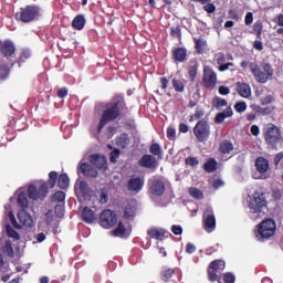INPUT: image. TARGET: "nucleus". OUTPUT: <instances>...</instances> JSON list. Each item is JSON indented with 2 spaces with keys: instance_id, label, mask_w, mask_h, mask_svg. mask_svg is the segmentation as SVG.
<instances>
[{
  "instance_id": "nucleus-1",
  "label": "nucleus",
  "mask_w": 283,
  "mask_h": 283,
  "mask_svg": "<svg viewBox=\"0 0 283 283\" xmlns=\"http://www.w3.org/2000/svg\"><path fill=\"white\" fill-rule=\"evenodd\" d=\"M125 107H127V103H125V97L120 94L115 95L111 102L106 103L97 126L98 134L103 132V128L107 123H114V120L120 118Z\"/></svg>"
},
{
  "instance_id": "nucleus-2",
  "label": "nucleus",
  "mask_w": 283,
  "mask_h": 283,
  "mask_svg": "<svg viewBox=\"0 0 283 283\" xmlns=\"http://www.w3.org/2000/svg\"><path fill=\"white\" fill-rule=\"evenodd\" d=\"M263 138L269 149L277 150V145H282V130L273 123L265 124L262 128Z\"/></svg>"
},
{
  "instance_id": "nucleus-3",
  "label": "nucleus",
  "mask_w": 283,
  "mask_h": 283,
  "mask_svg": "<svg viewBox=\"0 0 283 283\" xmlns=\"http://www.w3.org/2000/svg\"><path fill=\"white\" fill-rule=\"evenodd\" d=\"M266 205L268 201L264 192L255 191L248 205L251 220H260L264 213V209H266Z\"/></svg>"
},
{
  "instance_id": "nucleus-4",
  "label": "nucleus",
  "mask_w": 283,
  "mask_h": 283,
  "mask_svg": "<svg viewBox=\"0 0 283 283\" xmlns=\"http://www.w3.org/2000/svg\"><path fill=\"white\" fill-rule=\"evenodd\" d=\"M276 229L275 220L268 218L256 224L254 235L258 240H269L275 235Z\"/></svg>"
},
{
  "instance_id": "nucleus-5",
  "label": "nucleus",
  "mask_w": 283,
  "mask_h": 283,
  "mask_svg": "<svg viewBox=\"0 0 283 283\" xmlns=\"http://www.w3.org/2000/svg\"><path fill=\"white\" fill-rule=\"evenodd\" d=\"M250 70L256 81V83H268L270 78H272L273 74L275 73L273 71V66L271 63H263L262 69L258 63L252 62L250 63ZM263 70V71H262Z\"/></svg>"
},
{
  "instance_id": "nucleus-6",
  "label": "nucleus",
  "mask_w": 283,
  "mask_h": 283,
  "mask_svg": "<svg viewBox=\"0 0 283 283\" xmlns=\"http://www.w3.org/2000/svg\"><path fill=\"white\" fill-rule=\"evenodd\" d=\"M197 143H208L211 138V125L207 119H199L192 128Z\"/></svg>"
},
{
  "instance_id": "nucleus-7",
  "label": "nucleus",
  "mask_w": 283,
  "mask_h": 283,
  "mask_svg": "<svg viewBox=\"0 0 283 283\" xmlns=\"http://www.w3.org/2000/svg\"><path fill=\"white\" fill-rule=\"evenodd\" d=\"M41 17V8L31 4L20 9V12L15 13V19L22 21V23H30Z\"/></svg>"
},
{
  "instance_id": "nucleus-8",
  "label": "nucleus",
  "mask_w": 283,
  "mask_h": 283,
  "mask_svg": "<svg viewBox=\"0 0 283 283\" xmlns=\"http://www.w3.org/2000/svg\"><path fill=\"white\" fill-rule=\"evenodd\" d=\"M56 182L60 189H67V187H70V177L67 174H62L59 177V172L51 171L49 174V180L46 185L50 187V189H54V187H56Z\"/></svg>"
},
{
  "instance_id": "nucleus-9",
  "label": "nucleus",
  "mask_w": 283,
  "mask_h": 283,
  "mask_svg": "<svg viewBox=\"0 0 283 283\" xmlns=\"http://www.w3.org/2000/svg\"><path fill=\"white\" fill-rule=\"evenodd\" d=\"M118 222V217L111 209L103 210L99 214V224L103 229H112Z\"/></svg>"
},
{
  "instance_id": "nucleus-10",
  "label": "nucleus",
  "mask_w": 283,
  "mask_h": 283,
  "mask_svg": "<svg viewBox=\"0 0 283 283\" xmlns=\"http://www.w3.org/2000/svg\"><path fill=\"white\" fill-rule=\"evenodd\" d=\"M226 264L222 260H214L210 263L208 268V280L210 282H217L218 276L224 271Z\"/></svg>"
},
{
  "instance_id": "nucleus-11",
  "label": "nucleus",
  "mask_w": 283,
  "mask_h": 283,
  "mask_svg": "<svg viewBox=\"0 0 283 283\" xmlns=\"http://www.w3.org/2000/svg\"><path fill=\"white\" fill-rule=\"evenodd\" d=\"M203 86L207 90H214L218 85V74L211 69V66H205L203 69Z\"/></svg>"
},
{
  "instance_id": "nucleus-12",
  "label": "nucleus",
  "mask_w": 283,
  "mask_h": 283,
  "mask_svg": "<svg viewBox=\"0 0 283 283\" xmlns=\"http://www.w3.org/2000/svg\"><path fill=\"white\" fill-rule=\"evenodd\" d=\"M48 184H42L39 189L36 186L29 185L27 193L31 200H43L48 196Z\"/></svg>"
},
{
  "instance_id": "nucleus-13",
  "label": "nucleus",
  "mask_w": 283,
  "mask_h": 283,
  "mask_svg": "<svg viewBox=\"0 0 283 283\" xmlns=\"http://www.w3.org/2000/svg\"><path fill=\"white\" fill-rule=\"evenodd\" d=\"M203 229L207 233L216 231V214L211 208H207L203 212Z\"/></svg>"
},
{
  "instance_id": "nucleus-14",
  "label": "nucleus",
  "mask_w": 283,
  "mask_h": 283,
  "mask_svg": "<svg viewBox=\"0 0 283 283\" xmlns=\"http://www.w3.org/2000/svg\"><path fill=\"white\" fill-rule=\"evenodd\" d=\"M166 187H165V181H163V179H150L149 180V193H151V196H156L157 198H160V196H163L165 193Z\"/></svg>"
},
{
  "instance_id": "nucleus-15",
  "label": "nucleus",
  "mask_w": 283,
  "mask_h": 283,
  "mask_svg": "<svg viewBox=\"0 0 283 283\" xmlns=\"http://www.w3.org/2000/svg\"><path fill=\"white\" fill-rule=\"evenodd\" d=\"M144 187H145V179H142L140 177H132L127 181V189L132 193H140Z\"/></svg>"
},
{
  "instance_id": "nucleus-16",
  "label": "nucleus",
  "mask_w": 283,
  "mask_h": 283,
  "mask_svg": "<svg viewBox=\"0 0 283 283\" xmlns=\"http://www.w3.org/2000/svg\"><path fill=\"white\" fill-rule=\"evenodd\" d=\"M17 52V46L12 40H4L0 44V54L6 59H10Z\"/></svg>"
},
{
  "instance_id": "nucleus-17",
  "label": "nucleus",
  "mask_w": 283,
  "mask_h": 283,
  "mask_svg": "<svg viewBox=\"0 0 283 283\" xmlns=\"http://www.w3.org/2000/svg\"><path fill=\"white\" fill-rule=\"evenodd\" d=\"M138 165L145 169H158V160L153 155H143Z\"/></svg>"
},
{
  "instance_id": "nucleus-18",
  "label": "nucleus",
  "mask_w": 283,
  "mask_h": 283,
  "mask_svg": "<svg viewBox=\"0 0 283 283\" xmlns=\"http://www.w3.org/2000/svg\"><path fill=\"white\" fill-rule=\"evenodd\" d=\"M77 174H83V176H85V178H97L98 170L96 168H94V166H92L87 163H83L77 168Z\"/></svg>"
},
{
  "instance_id": "nucleus-19",
  "label": "nucleus",
  "mask_w": 283,
  "mask_h": 283,
  "mask_svg": "<svg viewBox=\"0 0 283 283\" xmlns=\"http://www.w3.org/2000/svg\"><path fill=\"white\" fill-rule=\"evenodd\" d=\"M147 235H149V238L153 240L163 241L165 238H169V232H167L165 229L150 228L147 231Z\"/></svg>"
},
{
  "instance_id": "nucleus-20",
  "label": "nucleus",
  "mask_w": 283,
  "mask_h": 283,
  "mask_svg": "<svg viewBox=\"0 0 283 283\" xmlns=\"http://www.w3.org/2000/svg\"><path fill=\"white\" fill-rule=\"evenodd\" d=\"M237 92L241 98H251V85L244 82H237L235 84Z\"/></svg>"
},
{
  "instance_id": "nucleus-21",
  "label": "nucleus",
  "mask_w": 283,
  "mask_h": 283,
  "mask_svg": "<svg viewBox=\"0 0 283 283\" xmlns=\"http://www.w3.org/2000/svg\"><path fill=\"white\" fill-rule=\"evenodd\" d=\"M90 164L97 167V169H107V158L101 155H91Z\"/></svg>"
},
{
  "instance_id": "nucleus-22",
  "label": "nucleus",
  "mask_w": 283,
  "mask_h": 283,
  "mask_svg": "<svg viewBox=\"0 0 283 283\" xmlns=\"http://www.w3.org/2000/svg\"><path fill=\"white\" fill-rule=\"evenodd\" d=\"M18 220L20 224H22V227H27L28 229L32 227V223H33L32 216H30V213H28V211L25 210H20L18 212Z\"/></svg>"
},
{
  "instance_id": "nucleus-23",
  "label": "nucleus",
  "mask_w": 283,
  "mask_h": 283,
  "mask_svg": "<svg viewBox=\"0 0 283 283\" xmlns=\"http://www.w3.org/2000/svg\"><path fill=\"white\" fill-rule=\"evenodd\" d=\"M82 220L86 224H92L96 220V213L90 207H84L82 210Z\"/></svg>"
},
{
  "instance_id": "nucleus-24",
  "label": "nucleus",
  "mask_w": 283,
  "mask_h": 283,
  "mask_svg": "<svg viewBox=\"0 0 283 283\" xmlns=\"http://www.w3.org/2000/svg\"><path fill=\"white\" fill-rule=\"evenodd\" d=\"M233 116V109L229 106L223 112L218 113L214 117V123L217 125H222L226 118H231Z\"/></svg>"
},
{
  "instance_id": "nucleus-25",
  "label": "nucleus",
  "mask_w": 283,
  "mask_h": 283,
  "mask_svg": "<svg viewBox=\"0 0 283 283\" xmlns=\"http://www.w3.org/2000/svg\"><path fill=\"white\" fill-rule=\"evenodd\" d=\"M172 59L176 63H185L187 61V49L177 48L172 51Z\"/></svg>"
},
{
  "instance_id": "nucleus-26",
  "label": "nucleus",
  "mask_w": 283,
  "mask_h": 283,
  "mask_svg": "<svg viewBox=\"0 0 283 283\" xmlns=\"http://www.w3.org/2000/svg\"><path fill=\"white\" fill-rule=\"evenodd\" d=\"M269 161L264 157H258L255 160V168L259 174H266L269 171Z\"/></svg>"
},
{
  "instance_id": "nucleus-27",
  "label": "nucleus",
  "mask_w": 283,
  "mask_h": 283,
  "mask_svg": "<svg viewBox=\"0 0 283 283\" xmlns=\"http://www.w3.org/2000/svg\"><path fill=\"white\" fill-rule=\"evenodd\" d=\"M116 146L120 147V149H127V147H129V134L127 133H123L119 136L116 137Z\"/></svg>"
},
{
  "instance_id": "nucleus-28",
  "label": "nucleus",
  "mask_w": 283,
  "mask_h": 283,
  "mask_svg": "<svg viewBox=\"0 0 283 283\" xmlns=\"http://www.w3.org/2000/svg\"><path fill=\"white\" fill-rule=\"evenodd\" d=\"M219 151L222 156H229L233 151V143L231 140H223L219 144Z\"/></svg>"
},
{
  "instance_id": "nucleus-29",
  "label": "nucleus",
  "mask_w": 283,
  "mask_h": 283,
  "mask_svg": "<svg viewBox=\"0 0 283 283\" xmlns=\"http://www.w3.org/2000/svg\"><path fill=\"white\" fill-rule=\"evenodd\" d=\"M88 187L87 181L77 180L74 186L75 193H80V196H87Z\"/></svg>"
},
{
  "instance_id": "nucleus-30",
  "label": "nucleus",
  "mask_w": 283,
  "mask_h": 283,
  "mask_svg": "<svg viewBox=\"0 0 283 283\" xmlns=\"http://www.w3.org/2000/svg\"><path fill=\"white\" fill-rule=\"evenodd\" d=\"M18 207L22 209L21 211H24L30 207V202L28 201V193L25 191H22L18 195Z\"/></svg>"
},
{
  "instance_id": "nucleus-31",
  "label": "nucleus",
  "mask_w": 283,
  "mask_h": 283,
  "mask_svg": "<svg viewBox=\"0 0 283 283\" xmlns=\"http://www.w3.org/2000/svg\"><path fill=\"white\" fill-rule=\"evenodd\" d=\"M195 50L197 54H205V48H207V42L203 39L193 38Z\"/></svg>"
},
{
  "instance_id": "nucleus-32",
  "label": "nucleus",
  "mask_w": 283,
  "mask_h": 283,
  "mask_svg": "<svg viewBox=\"0 0 283 283\" xmlns=\"http://www.w3.org/2000/svg\"><path fill=\"white\" fill-rule=\"evenodd\" d=\"M203 169L207 171V174H213V171L218 169V161L214 158H210L205 163Z\"/></svg>"
},
{
  "instance_id": "nucleus-33",
  "label": "nucleus",
  "mask_w": 283,
  "mask_h": 283,
  "mask_svg": "<svg viewBox=\"0 0 283 283\" xmlns=\"http://www.w3.org/2000/svg\"><path fill=\"white\" fill-rule=\"evenodd\" d=\"M72 27L74 28V30H83V28H85V17L81 14L76 15L73 19Z\"/></svg>"
},
{
  "instance_id": "nucleus-34",
  "label": "nucleus",
  "mask_w": 283,
  "mask_h": 283,
  "mask_svg": "<svg viewBox=\"0 0 283 283\" xmlns=\"http://www.w3.org/2000/svg\"><path fill=\"white\" fill-rule=\"evenodd\" d=\"M200 118H205V108L202 106H197L195 114L189 117V123H193V120H201Z\"/></svg>"
},
{
  "instance_id": "nucleus-35",
  "label": "nucleus",
  "mask_w": 283,
  "mask_h": 283,
  "mask_svg": "<svg viewBox=\"0 0 283 283\" xmlns=\"http://www.w3.org/2000/svg\"><path fill=\"white\" fill-rule=\"evenodd\" d=\"M227 105H229V102L222 97L216 96L212 98V107L216 109H222V107H227Z\"/></svg>"
},
{
  "instance_id": "nucleus-36",
  "label": "nucleus",
  "mask_w": 283,
  "mask_h": 283,
  "mask_svg": "<svg viewBox=\"0 0 283 283\" xmlns=\"http://www.w3.org/2000/svg\"><path fill=\"white\" fill-rule=\"evenodd\" d=\"M174 273H176V270L169 268L160 272L159 276L163 282H169L174 277Z\"/></svg>"
},
{
  "instance_id": "nucleus-37",
  "label": "nucleus",
  "mask_w": 283,
  "mask_h": 283,
  "mask_svg": "<svg viewBox=\"0 0 283 283\" xmlns=\"http://www.w3.org/2000/svg\"><path fill=\"white\" fill-rule=\"evenodd\" d=\"M136 217V207H133L132 205H127L124 209V218L126 220H132Z\"/></svg>"
},
{
  "instance_id": "nucleus-38",
  "label": "nucleus",
  "mask_w": 283,
  "mask_h": 283,
  "mask_svg": "<svg viewBox=\"0 0 283 283\" xmlns=\"http://www.w3.org/2000/svg\"><path fill=\"white\" fill-rule=\"evenodd\" d=\"M217 65H223L224 63H227V61H233V55H231V53H228L227 56L224 55V53H218L217 55Z\"/></svg>"
},
{
  "instance_id": "nucleus-39",
  "label": "nucleus",
  "mask_w": 283,
  "mask_h": 283,
  "mask_svg": "<svg viewBox=\"0 0 283 283\" xmlns=\"http://www.w3.org/2000/svg\"><path fill=\"white\" fill-rule=\"evenodd\" d=\"M149 153L153 154V156H158V158H163V148H160V144L153 143L149 147Z\"/></svg>"
},
{
  "instance_id": "nucleus-40",
  "label": "nucleus",
  "mask_w": 283,
  "mask_h": 283,
  "mask_svg": "<svg viewBox=\"0 0 283 283\" xmlns=\"http://www.w3.org/2000/svg\"><path fill=\"white\" fill-rule=\"evenodd\" d=\"M2 253H6L8 258H14V248H12V241H6V244L2 248Z\"/></svg>"
},
{
  "instance_id": "nucleus-41",
  "label": "nucleus",
  "mask_w": 283,
  "mask_h": 283,
  "mask_svg": "<svg viewBox=\"0 0 283 283\" xmlns=\"http://www.w3.org/2000/svg\"><path fill=\"white\" fill-rule=\"evenodd\" d=\"M218 283H235V275H233L231 272H228L223 274V277L218 279Z\"/></svg>"
},
{
  "instance_id": "nucleus-42",
  "label": "nucleus",
  "mask_w": 283,
  "mask_h": 283,
  "mask_svg": "<svg viewBox=\"0 0 283 283\" xmlns=\"http://www.w3.org/2000/svg\"><path fill=\"white\" fill-rule=\"evenodd\" d=\"M175 92H185V82L179 78H172L171 81Z\"/></svg>"
},
{
  "instance_id": "nucleus-43",
  "label": "nucleus",
  "mask_w": 283,
  "mask_h": 283,
  "mask_svg": "<svg viewBox=\"0 0 283 283\" xmlns=\"http://www.w3.org/2000/svg\"><path fill=\"white\" fill-rule=\"evenodd\" d=\"M189 195L196 200H202L205 198V193H202L201 190L196 187H191L189 189Z\"/></svg>"
},
{
  "instance_id": "nucleus-44",
  "label": "nucleus",
  "mask_w": 283,
  "mask_h": 283,
  "mask_svg": "<svg viewBox=\"0 0 283 283\" xmlns=\"http://www.w3.org/2000/svg\"><path fill=\"white\" fill-rule=\"evenodd\" d=\"M262 21H256L253 24L252 34H256V39H262V30H263Z\"/></svg>"
},
{
  "instance_id": "nucleus-45",
  "label": "nucleus",
  "mask_w": 283,
  "mask_h": 283,
  "mask_svg": "<svg viewBox=\"0 0 283 283\" xmlns=\"http://www.w3.org/2000/svg\"><path fill=\"white\" fill-rule=\"evenodd\" d=\"M188 74L190 81L193 83V81H196V76H198V63H193L189 66Z\"/></svg>"
},
{
  "instance_id": "nucleus-46",
  "label": "nucleus",
  "mask_w": 283,
  "mask_h": 283,
  "mask_svg": "<svg viewBox=\"0 0 283 283\" xmlns=\"http://www.w3.org/2000/svg\"><path fill=\"white\" fill-rule=\"evenodd\" d=\"M170 36L178 39V41H182V29H180V27H172L170 29Z\"/></svg>"
},
{
  "instance_id": "nucleus-47",
  "label": "nucleus",
  "mask_w": 283,
  "mask_h": 283,
  "mask_svg": "<svg viewBox=\"0 0 283 283\" xmlns=\"http://www.w3.org/2000/svg\"><path fill=\"white\" fill-rule=\"evenodd\" d=\"M6 231H7L8 238H12L13 240H19L20 238L19 232H17V230H14L12 226L7 224Z\"/></svg>"
},
{
  "instance_id": "nucleus-48",
  "label": "nucleus",
  "mask_w": 283,
  "mask_h": 283,
  "mask_svg": "<svg viewBox=\"0 0 283 283\" xmlns=\"http://www.w3.org/2000/svg\"><path fill=\"white\" fill-rule=\"evenodd\" d=\"M125 231H127V229L125 228V224H123V222H119L117 228L115 230H113V235L120 238L123 235H125Z\"/></svg>"
},
{
  "instance_id": "nucleus-49",
  "label": "nucleus",
  "mask_w": 283,
  "mask_h": 283,
  "mask_svg": "<svg viewBox=\"0 0 283 283\" xmlns=\"http://www.w3.org/2000/svg\"><path fill=\"white\" fill-rule=\"evenodd\" d=\"M10 76V67L6 64L0 65V78L6 80Z\"/></svg>"
},
{
  "instance_id": "nucleus-50",
  "label": "nucleus",
  "mask_w": 283,
  "mask_h": 283,
  "mask_svg": "<svg viewBox=\"0 0 283 283\" xmlns=\"http://www.w3.org/2000/svg\"><path fill=\"white\" fill-rule=\"evenodd\" d=\"M65 200V192L63 191H56L52 196V202H63Z\"/></svg>"
},
{
  "instance_id": "nucleus-51",
  "label": "nucleus",
  "mask_w": 283,
  "mask_h": 283,
  "mask_svg": "<svg viewBox=\"0 0 283 283\" xmlns=\"http://www.w3.org/2000/svg\"><path fill=\"white\" fill-rule=\"evenodd\" d=\"M234 109L238 114H243V112H247V102H238L234 104Z\"/></svg>"
},
{
  "instance_id": "nucleus-52",
  "label": "nucleus",
  "mask_w": 283,
  "mask_h": 283,
  "mask_svg": "<svg viewBox=\"0 0 283 283\" xmlns=\"http://www.w3.org/2000/svg\"><path fill=\"white\" fill-rule=\"evenodd\" d=\"M107 200H109V193L107 190L103 189L99 193V203L107 205Z\"/></svg>"
},
{
  "instance_id": "nucleus-53",
  "label": "nucleus",
  "mask_w": 283,
  "mask_h": 283,
  "mask_svg": "<svg viewBox=\"0 0 283 283\" xmlns=\"http://www.w3.org/2000/svg\"><path fill=\"white\" fill-rule=\"evenodd\" d=\"M56 218H63L65 216V208L61 205H56L54 208Z\"/></svg>"
},
{
  "instance_id": "nucleus-54",
  "label": "nucleus",
  "mask_w": 283,
  "mask_h": 283,
  "mask_svg": "<svg viewBox=\"0 0 283 283\" xmlns=\"http://www.w3.org/2000/svg\"><path fill=\"white\" fill-rule=\"evenodd\" d=\"M230 67H235V64L233 62H226L224 64H221L218 70L219 72H227Z\"/></svg>"
},
{
  "instance_id": "nucleus-55",
  "label": "nucleus",
  "mask_w": 283,
  "mask_h": 283,
  "mask_svg": "<svg viewBox=\"0 0 283 283\" xmlns=\"http://www.w3.org/2000/svg\"><path fill=\"white\" fill-rule=\"evenodd\" d=\"M199 161L196 157H187L186 158V165H189V167H196L198 166Z\"/></svg>"
},
{
  "instance_id": "nucleus-56",
  "label": "nucleus",
  "mask_w": 283,
  "mask_h": 283,
  "mask_svg": "<svg viewBox=\"0 0 283 283\" xmlns=\"http://www.w3.org/2000/svg\"><path fill=\"white\" fill-rule=\"evenodd\" d=\"M159 83L163 92H167V88L169 87V80L167 77H160Z\"/></svg>"
},
{
  "instance_id": "nucleus-57",
  "label": "nucleus",
  "mask_w": 283,
  "mask_h": 283,
  "mask_svg": "<svg viewBox=\"0 0 283 283\" xmlns=\"http://www.w3.org/2000/svg\"><path fill=\"white\" fill-rule=\"evenodd\" d=\"M205 12H208V14H213L216 12V7L213 3H207L203 6Z\"/></svg>"
},
{
  "instance_id": "nucleus-58",
  "label": "nucleus",
  "mask_w": 283,
  "mask_h": 283,
  "mask_svg": "<svg viewBox=\"0 0 283 283\" xmlns=\"http://www.w3.org/2000/svg\"><path fill=\"white\" fill-rule=\"evenodd\" d=\"M118 156H120V150H119L118 148H115V149L111 153L109 161H111V163H116V158H118Z\"/></svg>"
},
{
  "instance_id": "nucleus-59",
  "label": "nucleus",
  "mask_w": 283,
  "mask_h": 283,
  "mask_svg": "<svg viewBox=\"0 0 283 283\" xmlns=\"http://www.w3.org/2000/svg\"><path fill=\"white\" fill-rule=\"evenodd\" d=\"M54 220V217L52 216V210H49L46 213H45V224L48 227H50V224H52Z\"/></svg>"
},
{
  "instance_id": "nucleus-60",
  "label": "nucleus",
  "mask_w": 283,
  "mask_h": 283,
  "mask_svg": "<svg viewBox=\"0 0 283 283\" xmlns=\"http://www.w3.org/2000/svg\"><path fill=\"white\" fill-rule=\"evenodd\" d=\"M171 232H172L175 235H182V227L174 224V226L171 227Z\"/></svg>"
},
{
  "instance_id": "nucleus-61",
  "label": "nucleus",
  "mask_w": 283,
  "mask_h": 283,
  "mask_svg": "<svg viewBox=\"0 0 283 283\" xmlns=\"http://www.w3.org/2000/svg\"><path fill=\"white\" fill-rule=\"evenodd\" d=\"M283 160V153H277L274 157V166L279 167L280 163Z\"/></svg>"
},
{
  "instance_id": "nucleus-62",
  "label": "nucleus",
  "mask_w": 283,
  "mask_h": 283,
  "mask_svg": "<svg viewBox=\"0 0 283 283\" xmlns=\"http://www.w3.org/2000/svg\"><path fill=\"white\" fill-rule=\"evenodd\" d=\"M244 23L245 25H251V23H253V12H248L245 14Z\"/></svg>"
},
{
  "instance_id": "nucleus-63",
  "label": "nucleus",
  "mask_w": 283,
  "mask_h": 283,
  "mask_svg": "<svg viewBox=\"0 0 283 283\" xmlns=\"http://www.w3.org/2000/svg\"><path fill=\"white\" fill-rule=\"evenodd\" d=\"M167 138H169V140L176 138V128L169 127L167 129Z\"/></svg>"
},
{
  "instance_id": "nucleus-64",
  "label": "nucleus",
  "mask_w": 283,
  "mask_h": 283,
  "mask_svg": "<svg viewBox=\"0 0 283 283\" xmlns=\"http://www.w3.org/2000/svg\"><path fill=\"white\" fill-rule=\"evenodd\" d=\"M67 96V88L62 87L57 91V97L59 98H65Z\"/></svg>"
}]
</instances>
